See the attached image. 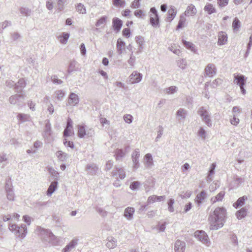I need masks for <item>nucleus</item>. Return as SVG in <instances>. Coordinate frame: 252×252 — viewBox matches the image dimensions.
Listing matches in <instances>:
<instances>
[{"mask_svg":"<svg viewBox=\"0 0 252 252\" xmlns=\"http://www.w3.org/2000/svg\"><path fill=\"white\" fill-rule=\"evenodd\" d=\"M247 214V210L245 208H242L236 213V216L237 219L241 220L246 216Z\"/></svg>","mask_w":252,"mask_h":252,"instance_id":"c85d7f7f","label":"nucleus"},{"mask_svg":"<svg viewBox=\"0 0 252 252\" xmlns=\"http://www.w3.org/2000/svg\"><path fill=\"white\" fill-rule=\"evenodd\" d=\"M248 198L246 196H243V197L238 198L237 201L233 204V206L235 208H238L239 207L242 206Z\"/></svg>","mask_w":252,"mask_h":252,"instance_id":"bb28decb","label":"nucleus"},{"mask_svg":"<svg viewBox=\"0 0 252 252\" xmlns=\"http://www.w3.org/2000/svg\"><path fill=\"white\" fill-rule=\"evenodd\" d=\"M112 174L114 177L118 175L121 179H123L126 177L125 171L124 169L121 167H116L115 170L112 172Z\"/></svg>","mask_w":252,"mask_h":252,"instance_id":"4468645a","label":"nucleus"},{"mask_svg":"<svg viewBox=\"0 0 252 252\" xmlns=\"http://www.w3.org/2000/svg\"><path fill=\"white\" fill-rule=\"evenodd\" d=\"M140 185L141 183L140 182L134 181L130 184L129 188L132 190H136L139 188Z\"/></svg>","mask_w":252,"mask_h":252,"instance_id":"3c124183","label":"nucleus"},{"mask_svg":"<svg viewBox=\"0 0 252 252\" xmlns=\"http://www.w3.org/2000/svg\"><path fill=\"white\" fill-rule=\"evenodd\" d=\"M17 117L21 123L29 121L30 119V116L29 115L23 113H18Z\"/></svg>","mask_w":252,"mask_h":252,"instance_id":"7c9ffc66","label":"nucleus"},{"mask_svg":"<svg viewBox=\"0 0 252 252\" xmlns=\"http://www.w3.org/2000/svg\"><path fill=\"white\" fill-rule=\"evenodd\" d=\"M57 156L58 158L61 161H64L68 158V155L65 153H64L61 151H58L56 153Z\"/></svg>","mask_w":252,"mask_h":252,"instance_id":"f704fd0d","label":"nucleus"},{"mask_svg":"<svg viewBox=\"0 0 252 252\" xmlns=\"http://www.w3.org/2000/svg\"><path fill=\"white\" fill-rule=\"evenodd\" d=\"M77 64V62L76 61H71L69 65L68 66V68L67 69V72L68 73L70 74L73 72L76 71V65Z\"/></svg>","mask_w":252,"mask_h":252,"instance_id":"58836bf2","label":"nucleus"},{"mask_svg":"<svg viewBox=\"0 0 252 252\" xmlns=\"http://www.w3.org/2000/svg\"><path fill=\"white\" fill-rule=\"evenodd\" d=\"M198 135L203 139H205L206 131L203 127H200L198 131Z\"/></svg>","mask_w":252,"mask_h":252,"instance_id":"69168bd1","label":"nucleus"},{"mask_svg":"<svg viewBox=\"0 0 252 252\" xmlns=\"http://www.w3.org/2000/svg\"><path fill=\"white\" fill-rule=\"evenodd\" d=\"M125 46V42L123 41L121 38H119L117 40L116 48L117 52L119 55H121L123 52V49Z\"/></svg>","mask_w":252,"mask_h":252,"instance_id":"393cba45","label":"nucleus"},{"mask_svg":"<svg viewBox=\"0 0 252 252\" xmlns=\"http://www.w3.org/2000/svg\"><path fill=\"white\" fill-rule=\"evenodd\" d=\"M198 114L202 118V120L209 127L212 126L210 116L208 111L204 107H201L198 110Z\"/></svg>","mask_w":252,"mask_h":252,"instance_id":"20e7f679","label":"nucleus"},{"mask_svg":"<svg viewBox=\"0 0 252 252\" xmlns=\"http://www.w3.org/2000/svg\"><path fill=\"white\" fill-rule=\"evenodd\" d=\"M77 9L80 13L85 14L86 13V10L84 5L79 3L77 6Z\"/></svg>","mask_w":252,"mask_h":252,"instance_id":"4d7b16f0","label":"nucleus"},{"mask_svg":"<svg viewBox=\"0 0 252 252\" xmlns=\"http://www.w3.org/2000/svg\"><path fill=\"white\" fill-rule=\"evenodd\" d=\"M124 120L126 123L130 124L133 120V117L130 114H126L124 116Z\"/></svg>","mask_w":252,"mask_h":252,"instance_id":"5fc2aeb1","label":"nucleus"},{"mask_svg":"<svg viewBox=\"0 0 252 252\" xmlns=\"http://www.w3.org/2000/svg\"><path fill=\"white\" fill-rule=\"evenodd\" d=\"M69 37L68 33L63 32V36L60 37V41L62 44H65Z\"/></svg>","mask_w":252,"mask_h":252,"instance_id":"49530a36","label":"nucleus"},{"mask_svg":"<svg viewBox=\"0 0 252 252\" xmlns=\"http://www.w3.org/2000/svg\"><path fill=\"white\" fill-rule=\"evenodd\" d=\"M174 203V200L173 199H170L168 202V210L170 212H173L174 209L173 208V204Z\"/></svg>","mask_w":252,"mask_h":252,"instance_id":"8fccbe9b","label":"nucleus"},{"mask_svg":"<svg viewBox=\"0 0 252 252\" xmlns=\"http://www.w3.org/2000/svg\"><path fill=\"white\" fill-rule=\"evenodd\" d=\"M58 184V183L57 181H54L51 183V184L46 192V194L48 196H51V195L54 192L57 188Z\"/></svg>","mask_w":252,"mask_h":252,"instance_id":"6ab92c4d","label":"nucleus"},{"mask_svg":"<svg viewBox=\"0 0 252 252\" xmlns=\"http://www.w3.org/2000/svg\"><path fill=\"white\" fill-rule=\"evenodd\" d=\"M183 43L184 46L188 49L193 51L194 50V47L192 43L188 41H186L185 40H183Z\"/></svg>","mask_w":252,"mask_h":252,"instance_id":"09e8293b","label":"nucleus"},{"mask_svg":"<svg viewBox=\"0 0 252 252\" xmlns=\"http://www.w3.org/2000/svg\"><path fill=\"white\" fill-rule=\"evenodd\" d=\"M222 80L220 78H218L215 80L211 84V86L213 88H215L217 87L218 86L222 84Z\"/></svg>","mask_w":252,"mask_h":252,"instance_id":"052dcab7","label":"nucleus"},{"mask_svg":"<svg viewBox=\"0 0 252 252\" xmlns=\"http://www.w3.org/2000/svg\"><path fill=\"white\" fill-rule=\"evenodd\" d=\"M44 233H45L48 237V239L44 238V240L48 242H51V241L56 238V236L50 231L43 229L42 230Z\"/></svg>","mask_w":252,"mask_h":252,"instance_id":"72a5a7b5","label":"nucleus"},{"mask_svg":"<svg viewBox=\"0 0 252 252\" xmlns=\"http://www.w3.org/2000/svg\"><path fill=\"white\" fill-rule=\"evenodd\" d=\"M140 156V152L138 149H136L132 154V159L133 163V167L134 169H137L139 166L138 159Z\"/></svg>","mask_w":252,"mask_h":252,"instance_id":"1a4fd4ad","label":"nucleus"},{"mask_svg":"<svg viewBox=\"0 0 252 252\" xmlns=\"http://www.w3.org/2000/svg\"><path fill=\"white\" fill-rule=\"evenodd\" d=\"M8 228L16 235L21 238H25L27 233V228L24 224L21 225L20 226L15 224H9Z\"/></svg>","mask_w":252,"mask_h":252,"instance_id":"f03ea898","label":"nucleus"},{"mask_svg":"<svg viewBox=\"0 0 252 252\" xmlns=\"http://www.w3.org/2000/svg\"><path fill=\"white\" fill-rule=\"evenodd\" d=\"M135 61V57L134 56H133V52L132 51V53L130 56V58L128 60V63L130 66H133L134 65Z\"/></svg>","mask_w":252,"mask_h":252,"instance_id":"0e129e2a","label":"nucleus"},{"mask_svg":"<svg viewBox=\"0 0 252 252\" xmlns=\"http://www.w3.org/2000/svg\"><path fill=\"white\" fill-rule=\"evenodd\" d=\"M197 10L195 7L192 4L188 6L184 15L187 16H193L196 13Z\"/></svg>","mask_w":252,"mask_h":252,"instance_id":"aec40b11","label":"nucleus"},{"mask_svg":"<svg viewBox=\"0 0 252 252\" xmlns=\"http://www.w3.org/2000/svg\"><path fill=\"white\" fill-rule=\"evenodd\" d=\"M57 2V8L60 11L63 9L64 3L66 2V0H56Z\"/></svg>","mask_w":252,"mask_h":252,"instance_id":"de8ad7c7","label":"nucleus"},{"mask_svg":"<svg viewBox=\"0 0 252 252\" xmlns=\"http://www.w3.org/2000/svg\"><path fill=\"white\" fill-rule=\"evenodd\" d=\"M204 9L208 14L210 15L216 12V10L213 5L211 3H207Z\"/></svg>","mask_w":252,"mask_h":252,"instance_id":"2f4dec72","label":"nucleus"},{"mask_svg":"<svg viewBox=\"0 0 252 252\" xmlns=\"http://www.w3.org/2000/svg\"><path fill=\"white\" fill-rule=\"evenodd\" d=\"M192 194V192L191 191H187L186 192H182L180 193L179 196L182 198H188L190 197Z\"/></svg>","mask_w":252,"mask_h":252,"instance_id":"864d4df0","label":"nucleus"},{"mask_svg":"<svg viewBox=\"0 0 252 252\" xmlns=\"http://www.w3.org/2000/svg\"><path fill=\"white\" fill-rule=\"evenodd\" d=\"M22 94H16L14 95L11 96L9 98V102L12 104H15L18 100L19 97H22Z\"/></svg>","mask_w":252,"mask_h":252,"instance_id":"a19ab883","label":"nucleus"},{"mask_svg":"<svg viewBox=\"0 0 252 252\" xmlns=\"http://www.w3.org/2000/svg\"><path fill=\"white\" fill-rule=\"evenodd\" d=\"M113 3L116 6H122L125 3L124 0H113Z\"/></svg>","mask_w":252,"mask_h":252,"instance_id":"e2e57ef3","label":"nucleus"},{"mask_svg":"<svg viewBox=\"0 0 252 252\" xmlns=\"http://www.w3.org/2000/svg\"><path fill=\"white\" fill-rule=\"evenodd\" d=\"M230 123L232 125L236 126L239 123V119L234 114L233 118L230 120Z\"/></svg>","mask_w":252,"mask_h":252,"instance_id":"338daca9","label":"nucleus"},{"mask_svg":"<svg viewBox=\"0 0 252 252\" xmlns=\"http://www.w3.org/2000/svg\"><path fill=\"white\" fill-rule=\"evenodd\" d=\"M135 210L133 207H127L125 209L124 211V216L129 220L133 219V214L134 213Z\"/></svg>","mask_w":252,"mask_h":252,"instance_id":"2eb2a0df","label":"nucleus"},{"mask_svg":"<svg viewBox=\"0 0 252 252\" xmlns=\"http://www.w3.org/2000/svg\"><path fill=\"white\" fill-rule=\"evenodd\" d=\"M142 77L143 75L141 73L134 71L129 76V82L131 84L138 83L141 81Z\"/></svg>","mask_w":252,"mask_h":252,"instance_id":"6e6552de","label":"nucleus"},{"mask_svg":"<svg viewBox=\"0 0 252 252\" xmlns=\"http://www.w3.org/2000/svg\"><path fill=\"white\" fill-rule=\"evenodd\" d=\"M207 197V192L204 190H203L196 195L195 199V202L197 204L198 206H200L204 202Z\"/></svg>","mask_w":252,"mask_h":252,"instance_id":"f8f14e48","label":"nucleus"},{"mask_svg":"<svg viewBox=\"0 0 252 252\" xmlns=\"http://www.w3.org/2000/svg\"><path fill=\"white\" fill-rule=\"evenodd\" d=\"M145 164L147 167L151 168L153 165V160L151 154L145 156Z\"/></svg>","mask_w":252,"mask_h":252,"instance_id":"a878e982","label":"nucleus"},{"mask_svg":"<svg viewBox=\"0 0 252 252\" xmlns=\"http://www.w3.org/2000/svg\"><path fill=\"white\" fill-rule=\"evenodd\" d=\"M106 22V18L105 17H102L101 18H100L96 23L95 26L96 27H99L101 25L105 23Z\"/></svg>","mask_w":252,"mask_h":252,"instance_id":"774afa93","label":"nucleus"},{"mask_svg":"<svg viewBox=\"0 0 252 252\" xmlns=\"http://www.w3.org/2000/svg\"><path fill=\"white\" fill-rule=\"evenodd\" d=\"M194 236L207 247L210 246V241L207 234L202 230H197L194 232Z\"/></svg>","mask_w":252,"mask_h":252,"instance_id":"39448f33","label":"nucleus"},{"mask_svg":"<svg viewBox=\"0 0 252 252\" xmlns=\"http://www.w3.org/2000/svg\"><path fill=\"white\" fill-rule=\"evenodd\" d=\"M215 167H216L215 163H212L211 165V168L209 171L208 175L207 176V181H212V180L211 176L212 174H213L214 173Z\"/></svg>","mask_w":252,"mask_h":252,"instance_id":"a18cd8bd","label":"nucleus"},{"mask_svg":"<svg viewBox=\"0 0 252 252\" xmlns=\"http://www.w3.org/2000/svg\"><path fill=\"white\" fill-rule=\"evenodd\" d=\"M150 24L154 27H157L159 25V17L155 15L154 17H151L150 18Z\"/></svg>","mask_w":252,"mask_h":252,"instance_id":"e433bc0d","label":"nucleus"},{"mask_svg":"<svg viewBox=\"0 0 252 252\" xmlns=\"http://www.w3.org/2000/svg\"><path fill=\"white\" fill-rule=\"evenodd\" d=\"M225 192L223 191H220L216 196L213 197L211 198V202L214 204L216 202L221 201L224 197Z\"/></svg>","mask_w":252,"mask_h":252,"instance_id":"b1692460","label":"nucleus"},{"mask_svg":"<svg viewBox=\"0 0 252 252\" xmlns=\"http://www.w3.org/2000/svg\"><path fill=\"white\" fill-rule=\"evenodd\" d=\"M5 191L7 199L9 201H14L15 199V193L11 178L6 179L5 185Z\"/></svg>","mask_w":252,"mask_h":252,"instance_id":"7ed1b4c3","label":"nucleus"},{"mask_svg":"<svg viewBox=\"0 0 252 252\" xmlns=\"http://www.w3.org/2000/svg\"><path fill=\"white\" fill-rule=\"evenodd\" d=\"M51 128L50 124L49 123H47L45 126L44 132L45 135L46 136H49L51 135Z\"/></svg>","mask_w":252,"mask_h":252,"instance_id":"603ef678","label":"nucleus"},{"mask_svg":"<svg viewBox=\"0 0 252 252\" xmlns=\"http://www.w3.org/2000/svg\"><path fill=\"white\" fill-rule=\"evenodd\" d=\"M226 216V210L223 207H217L210 215V230H217L221 228L223 225Z\"/></svg>","mask_w":252,"mask_h":252,"instance_id":"f257e3e1","label":"nucleus"},{"mask_svg":"<svg viewBox=\"0 0 252 252\" xmlns=\"http://www.w3.org/2000/svg\"><path fill=\"white\" fill-rule=\"evenodd\" d=\"M58 99L62 100L64 96V92L62 90H58L55 92Z\"/></svg>","mask_w":252,"mask_h":252,"instance_id":"6e6d98bb","label":"nucleus"},{"mask_svg":"<svg viewBox=\"0 0 252 252\" xmlns=\"http://www.w3.org/2000/svg\"><path fill=\"white\" fill-rule=\"evenodd\" d=\"M51 79L52 82L54 84H61L63 83V81L61 79H58L56 75L52 76Z\"/></svg>","mask_w":252,"mask_h":252,"instance_id":"13d9d810","label":"nucleus"},{"mask_svg":"<svg viewBox=\"0 0 252 252\" xmlns=\"http://www.w3.org/2000/svg\"><path fill=\"white\" fill-rule=\"evenodd\" d=\"M20 12L23 15L29 16L31 14V10L28 8L22 7L20 8Z\"/></svg>","mask_w":252,"mask_h":252,"instance_id":"37998d69","label":"nucleus"},{"mask_svg":"<svg viewBox=\"0 0 252 252\" xmlns=\"http://www.w3.org/2000/svg\"><path fill=\"white\" fill-rule=\"evenodd\" d=\"M177 88L176 86H171L164 89L163 91L167 94H172L177 92Z\"/></svg>","mask_w":252,"mask_h":252,"instance_id":"4c0bfd02","label":"nucleus"},{"mask_svg":"<svg viewBox=\"0 0 252 252\" xmlns=\"http://www.w3.org/2000/svg\"><path fill=\"white\" fill-rule=\"evenodd\" d=\"M123 22L121 20L118 18H114L113 20V27L114 30L119 32L122 26Z\"/></svg>","mask_w":252,"mask_h":252,"instance_id":"4be33fe9","label":"nucleus"},{"mask_svg":"<svg viewBox=\"0 0 252 252\" xmlns=\"http://www.w3.org/2000/svg\"><path fill=\"white\" fill-rule=\"evenodd\" d=\"M177 14L176 9L174 6H171L170 9L168 11V16L166 18V20L168 22H171Z\"/></svg>","mask_w":252,"mask_h":252,"instance_id":"a211bd4d","label":"nucleus"},{"mask_svg":"<svg viewBox=\"0 0 252 252\" xmlns=\"http://www.w3.org/2000/svg\"><path fill=\"white\" fill-rule=\"evenodd\" d=\"M72 128L66 127L63 131V136L67 137L72 133Z\"/></svg>","mask_w":252,"mask_h":252,"instance_id":"680f3d73","label":"nucleus"},{"mask_svg":"<svg viewBox=\"0 0 252 252\" xmlns=\"http://www.w3.org/2000/svg\"><path fill=\"white\" fill-rule=\"evenodd\" d=\"M205 73L206 76L213 77L216 74V68L213 63H209L205 69Z\"/></svg>","mask_w":252,"mask_h":252,"instance_id":"9b49d317","label":"nucleus"},{"mask_svg":"<svg viewBox=\"0 0 252 252\" xmlns=\"http://www.w3.org/2000/svg\"><path fill=\"white\" fill-rule=\"evenodd\" d=\"M78 239H73L62 250V252H70L78 245Z\"/></svg>","mask_w":252,"mask_h":252,"instance_id":"9d476101","label":"nucleus"},{"mask_svg":"<svg viewBox=\"0 0 252 252\" xmlns=\"http://www.w3.org/2000/svg\"><path fill=\"white\" fill-rule=\"evenodd\" d=\"M106 246L109 249H113L117 246V241L114 238L112 237H109Z\"/></svg>","mask_w":252,"mask_h":252,"instance_id":"cd10ccee","label":"nucleus"},{"mask_svg":"<svg viewBox=\"0 0 252 252\" xmlns=\"http://www.w3.org/2000/svg\"><path fill=\"white\" fill-rule=\"evenodd\" d=\"M115 155L116 160H120L125 156V153L123 150L117 149L115 151Z\"/></svg>","mask_w":252,"mask_h":252,"instance_id":"c9c22d12","label":"nucleus"},{"mask_svg":"<svg viewBox=\"0 0 252 252\" xmlns=\"http://www.w3.org/2000/svg\"><path fill=\"white\" fill-rule=\"evenodd\" d=\"M176 115L179 120L181 119H184L186 115V110L184 109L180 108L177 111Z\"/></svg>","mask_w":252,"mask_h":252,"instance_id":"79ce46f5","label":"nucleus"},{"mask_svg":"<svg viewBox=\"0 0 252 252\" xmlns=\"http://www.w3.org/2000/svg\"><path fill=\"white\" fill-rule=\"evenodd\" d=\"M185 16L186 15H185L184 14H182L180 16V20L176 27L177 30H178L185 26V22L186 21Z\"/></svg>","mask_w":252,"mask_h":252,"instance_id":"473e14b6","label":"nucleus"},{"mask_svg":"<svg viewBox=\"0 0 252 252\" xmlns=\"http://www.w3.org/2000/svg\"><path fill=\"white\" fill-rule=\"evenodd\" d=\"M241 26V22L239 20V19L237 18H235L232 23V28H233L234 31H237Z\"/></svg>","mask_w":252,"mask_h":252,"instance_id":"ea45409f","label":"nucleus"},{"mask_svg":"<svg viewBox=\"0 0 252 252\" xmlns=\"http://www.w3.org/2000/svg\"><path fill=\"white\" fill-rule=\"evenodd\" d=\"M227 41V35L226 33L223 32H220L218 34V44L219 45H224Z\"/></svg>","mask_w":252,"mask_h":252,"instance_id":"dca6fc26","label":"nucleus"},{"mask_svg":"<svg viewBox=\"0 0 252 252\" xmlns=\"http://www.w3.org/2000/svg\"><path fill=\"white\" fill-rule=\"evenodd\" d=\"M165 198V196H158L155 195L150 196L147 200L148 204H152L156 201H161L162 199Z\"/></svg>","mask_w":252,"mask_h":252,"instance_id":"5701e85b","label":"nucleus"},{"mask_svg":"<svg viewBox=\"0 0 252 252\" xmlns=\"http://www.w3.org/2000/svg\"><path fill=\"white\" fill-rule=\"evenodd\" d=\"M26 83L23 79H20L19 80L17 84H16L15 89L16 91L17 92H20L22 91V89L25 86Z\"/></svg>","mask_w":252,"mask_h":252,"instance_id":"c756f323","label":"nucleus"},{"mask_svg":"<svg viewBox=\"0 0 252 252\" xmlns=\"http://www.w3.org/2000/svg\"><path fill=\"white\" fill-rule=\"evenodd\" d=\"M186 250V243L180 240H177L175 244L174 251L175 252H184Z\"/></svg>","mask_w":252,"mask_h":252,"instance_id":"ddd939ff","label":"nucleus"},{"mask_svg":"<svg viewBox=\"0 0 252 252\" xmlns=\"http://www.w3.org/2000/svg\"><path fill=\"white\" fill-rule=\"evenodd\" d=\"M78 136L80 138H83L85 135L91 137L94 134V131L92 128L86 130L85 126L82 125H78Z\"/></svg>","mask_w":252,"mask_h":252,"instance_id":"0eeeda50","label":"nucleus"},{"mask_svg":"<svg viewBox=\"0 0 252 252\" xmlns=\"http://www.w3.org/2000/svg\"><path fill=\"white\" fill-rule=\"evenodd\" d=\"M86 169L88 173L92 175H95L98 170V167L94 163L88 164Z\"/></svg>","mask_w":252,"mask_h":252,"instance_id":"412c9836","label":"nucleus"},{"mask_svg":"<svg viewBox=\"0 0 252 252\" xmlns=\"http://www.w3.org/2000/svg\"><path fill=\"white\" fill-rule=\"evenodd\" d=\"M177 64L179 67L182 69H184L185 68L186 66L187 62L186 60L184 59H180L177 61Z\"/></svg>","mask_w":252,"mask_h":252,"instance_id":"c03bdc74","label":"nucleus"},{"mask_svg":"<svg viewBox=\"0 0 252 252\" xmlns=\"http://www.w3.org/2000/svg\"><path fill=\"white\" fill-rule=\"evenodd\" d=\"M234 82L239 85L242 93L243 94H246V90L244 89V85L246 83V78L243 75H234Z\"/></svg>","mask_w":252,"mask_h":252,"instance_id":"423d86ee","label":"nucleus"},{"mask_svg":"<svg viewBox=\"0 0 252 252\" xmlns=\"http://www.w3.org/2000/svg\"><path fill=\"white\" fill-rule=\"evenodd\" d=\"M79 98L78 96L74 93L70 94L68 97V104L70 105H75L79 103Z\"/></svg>","mask_w":252,"mask_h":252,"instance_id":"f3484780","label":"nucleus"},{"mask_svg":"<svg viewBox=\"0 0 252 252\" xmlns=\"http://www.w3.org/2000/svg\"><path fill=\"white\" fill-rule=\"evenodd\" d=\"M21 37V35L17 32H13L11 33V38L14 41L17 40L19 39Z\"/></svg>","mask_w":252,"mask_h":252,"instance_id":"bf43d9fd","label":"nucleus"}]
</instances>
